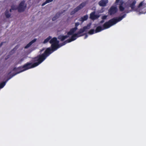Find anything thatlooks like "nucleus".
I'll list each match as a JSON object with an SVG mask.
<instances>
[{
  "label": "nucleus",
  "mask_w": 146,
  "mask_h": 146,
  "mask_svg": "<svg viewBox=\"0 0 146 146\" xmlns=\"http://www.w3.org/2000/svg\"><path fill=\"white\" fill-rule=\"evenodd\" d=\"M50 52V48H47L43 53L37 56L33 59V62H36L33 64L27 62L23 66H19L18 68H14L13 69V71L15 72V73H20L29 69L37 66L43 62L47 57L52 53V52Z\"/></svg>",
  "instance_id": "1"
},
{
  "label": "nucleus",
  "mask_w": 146,
  "mask_h": 146,
  "mask_svg": "<svg viewBox=\"0 0 146 146\" xmlns=\"http://www.w3.org/2000/svg\"><path fill=\"white\" fill-rule=\"evenodd\" d=\"M126 14H124L122 16L116 18H113L108 21L105 22L103 25V29L104 30L109 28L111 26L116 24L117 23L121 21L125 17Z\"/></svg>",
  "instance_id": "2"
},
{
  "label": "nucleus",
  "mask_w": 146,
  "mask_h": 146,
  "mask_svg": "<svg viewBox=\"0 0 146 146\" xmlns=\"http://www.w3.org/2000/svg\"><path fill=\"white\" fill-rule=\"evenodd\" d=\"M59 42V41L57 40L56 38L54 37L51 38L49 41V43L51 44V47L48 48H50V52L52 53L60 47Z\"/></svg>",
  "instance_id": "3"
},
{
  "label": "nucleus",
  "mask_w": 146,
  "mask_h": 146,
  "mask_svg": "<svg viewBox=\"0 0 146 146\" xmlns=\"http://www.w3.org/2000/svg\"><path fill=\"white\" fill-rule=\"evenodd\" d=\"M71 35H72V36L71 38L64 42L62 43V45H64L67 43H69L73 41L76 40L78 37L81 36V35L78 36L76 33L74 34V33Z\"/></svg>",
  "instance_id": "4"
},
{
  "label": "nucleus",
  "mask_w": 146,
  "mask_h": 146,
  "mask_svg": "<svg viewBox=\"0 0 146 146\" xmlns=\"http://www.w3.org/2000/svg\"><path fill=\"white\" fill-rule=\"evenodd\" d=\"M86 4V2H83L80 4L79 6H78L76 8H74L73 10L70 13L71 15H74L76 12L78 11L79 10L82 9L84 6H85Z\"/></svg>",
  "instance_id": "5"
},
{
  "label": "nucleus",
  "mask_w": 146,
  "mask_h": 146,
  "mask_svg": "<svg viewBox=\"0 0 146 146\" xmlns=\"http://www.w3.org/2000/svg\"><path fill=\"white\" fill-rule=\"evenodd\" d=\"M25 1L24 0L21 1L19 4L17 8L18 11L19 12H23L26 7V5L25 4Z\"/></svg>",
  "instance_id": "6"
},
{
  "label": "nucleus",
  "mask_w": 146,
  "mask_h": 146,
  "mask_svg": "<svg viewBox=\"0 0 146 146\" xmlns=\"http://www.w3.org/2000/svg\"><path fill=\"white\" fill-rule=\"evenodd\" d=\"M10 74H6L4 75H1L0 76V81H5L10 77L11 78L17 74H13L11 75H10Z\"/></svg>",
  "instance_id": "7"
},
{
  "label": "nucleus",
  "mask_w": 146,
  "mask_h": 146,
  "mask_svg": "<svg viewBox=\"0 0 146 146\" xmlns=\"http://www.w3.org/2000/svg\"><path fill=\"white\" fill-rule=\"evenodd\" d=\"M115 3L119 5V8L120 11L122 12L124 11L125 8L123 6L124 2L123 0H116Z\"/></svg>",
  "instance_id": "8"
},
{
  "label": "nucleus",
  "mask_w": 146,
  "mask_h": 146,
  "mask_svg": "<svg viewBox=\"0 0 146 146\" xmlns=\"http://www.w3.org/2000/svg\"><path fill=\"white\" fill-rule=\"evenodd\" d=\"M80 25V23L78 22H76L75 23V27L70 29V31L67 33V34L68 35H71L74 33L78 29L77 27Z\"/></svg>",
  "instance_id": "9"
},
{
  "label": "nucleus",
  "mask_w": 146,
  "mask_h": 146,
  "mask_svg": "<svg viewBox=\"0 0 146 146\" xmlns=\"http://www.w3.org/2000/svg\"><path fill=\"white\" fill-rule=\"evenodd\" d=\"M117 10L116 7L112 6L108 10L109 14L110 15H113L117 12Z\"/></svg>",
  "instance_id": "10"
},
{
  "label": "nucleus",
  "mask_w": 146,
  "mask_h": 146,
  "mask_svg": "<svg viewBox=\"0 0 146 146\" xmlns=\"http://www.w3.org/2000/svg\"><path fill=\"white\" fill-rule=\"evenodd\" d=\"M136 3L135 0H131L128 1V5L129 7L131 8L132 10H133L135 7V5Z\"/></svg>",
  "instance_id": "11"
},
{
  "label": "nucleus",
  "mask_w": 146,
  "mask_h": 146,
  "mask_svg": "<svg viewBox=\"0 0 146 146\" xmlns=\"http://www.w3.org/2000/svg\"><path fill=\"white\" fill-rule=\"evenodd\" d=\"M95 11H93L90 14V18L92 20H94L100 17V15H98L95 14Z\"/></svg>",
  "instance_id": "12"
},
{
  "label": "nucleus",
  "mask_w": 146,
  "mask_h": 146,
  "mask_svg": "<svg viewBox=\"0 0 146 146\" xmlns=\"http://www.w3.org/2000/svg\"><path fill=\"white\" fill-rule=\"evenodd\" d=\"M108 2V0H101L99 2L98 4L100 6L105 7Z\"/></svg>",
  "instance_id": "13"
},
{
  "label": "nucleus",
  "mask_w": 146,
  "mask_h": 146,
  "mask_svg": "<svg viewBox=\"0 0 146 146\" xmlns=\"http://www.w3.org/2000/svg\"><path fill=\"white\" fill-rule=\"evenodd\" d=\"M69 36V35H68L65 36L59 35L58 36V39L60 40L61 41H62L66 39Z\"/></svg>",
  "instance_id": "14"
},
{
  "label": "nucleus",
  "mask_w": 146,
  "mask_h": 146,
  "mask_svg": "<svg viewBox=\"0 0 146 146\" xmlns=\"http://www.w3.org/2000/svg\"><path fill=\"white\" fill-rule=\"evenodd\" d=\"M11 79V77L8 79L0 83V89L3 88L7 82Z\"/></svg>",
  "instance_id": "15"
},
{
  "label": "nucleus",
  "mask_w": 146,
  "mask_h": 146,
  "mask_svg": "<svg viewBox=\"0 0 146 146\" xmlns=\"http://www.w3.org/2000/svg\"><path fill=\"white\" fill-rule=\"evenodd\" d=\"M88 16L87 15H86L80 18L79 21H81L82 23L84 21L88 19Z\"/></svg>",
  "instance_id": "16"
},
{
  "label": "nucleus",
  "mask_w": 146,
  "mask_h": 146,
  "mask_svg": "<svg viewBox=\"0 0 146 146\" xmlns=\"http://www.w3.org/2000/svg\"><path fill=\"white\" fill-rule=\"evenodd\" d=\"M85 31L83 27L82 28L80 29L79 31H78L76 33L78 35V36L81 35L82 36L84 35L83 34H81Z\"/></svg>",
  "instance_id": "17"
},
{
  "label": "nucleus",
  "mask_w": 146,
  "mask_h": 146,
  "mask_svg": "<svg viewBox=\"0 0 146 146\" xmlns=\"http://www.w3.org/2000/svg\"><path fill=\"white\" fill-rule=\"evenodd\" d=\"M104 30V29H103V28H102L101 26H99L96 27L95 30V33H97L99 32Z\"/></svg>",
  "instance_id": "18"
},
{
  "label": "nucleus",
  "mask_w": 146,
  "mask_h": 146,
  "mask_svg": "<svg viewBox=\"0 0 146 146\" xmlns=\"http://www.w3.org/2000/svg\"><path fill=\"white\" fill-rule=\"evenodd\" d=\"M60 16V14L59 13H57L56 15L53 17L52 19V20L53 21H54L56 20V19H57Z\"/></svg>",
  "instance_id": "19"
},
{
  "label": "nucleus",
  "mask_w": 146,
  "mask_h": 146,
  "mask_svg": "<svg viewBox=\"0 0 146 146\" xmlns=\"http://www.w3.org/2000/svg\"><path fill=\"white\" fill-rule=\"evenodd\" d=\"M5 14L6 17L7 18H9L11 16V14L9 13V12L7 10H6L5 11Z\"/></svg>",
  "instance_id": "20"
},
{
  "label": "nucleus",
  "mask_w": 146,
  "mask_h": 146,
  "mask_svg": "<svg viewBox=\"0 0 146 146\" xmlns=\"http://www.w3.org/2000/svg\"><path fill=\"white\" fill-rule=\"evenodd\" d=\"M91 25V24L90 23L88 24L86 26L83 27L85 31H87V30L89 29L90 28Z\"/></svg>",
  "instance_id": "21"
},
{
  "label": "nucleus",
  "mask_w": 146,
  "mask_h": 146,
  "mask_svg": "<svg viewBox=\"0 0 146 146\" xmlns=\"http://www.w3.org/2000/svg\"><path fill=\"white\" fill-rule=\"evenodd\" d=\"M51 38V36H49L48 37H47L44 40L43 42V43L45 44L49 41V42Z\"/></svg>",
  "instance_id": "22"
},
{
  "label": "nucleus",
  "mask_w": 146,
  "mask_h": 146,
  "mask_svg": "<svg viewBox=\"0 0 146 146\" xmlns=\"http://www.w3.org/2000/svg\"><path fill=\"white\" fill-rule=\"evenodd\" d=\"M52 1L53 0H46L42 4V6H43L47 3L52 2Z\"/></svg>",
  "instance_id": "23"
},
{
  "label": "nucleus",
  "mask_w": 146,
  "mask_h": 146,
  "mask_svg": "<svg viewBox=\"0 0 146 146\" xmlns=\"http://www.w3.org/2000/svg\"><path fill=\"white\" fill-rule=\"evenodd\" d=\"M88 33L90 35H92L96 33H95V30L94 29H91L88 32Z\"/></svg>",
  "instance_id": "24"
},
{
  "label": "nucleus",
  "mask_w": 146,
  "mask_h": 146,
  "mask_svg": "<svg viewBox=\"0 0 146 146\" xmlns=\"http://www.w3.org/2000/svg\"><path fill=\"white\" fill-rule=\"evenodd\" d=\"M32 43L31 42H30L25 47V48H27L29 47L31 45Z\"/></svg>",
  "instance_id": "25"
},
{
  "label": "nucleus",
  "mask_w": 146,
  "mask_h": 146,
  "mask_svg": "<svg viewBox=\"0 0 146 146\" xmlns=\"http://www.w3.org/2000/svg\"><path fill=\"white\" fill-rule=\"evenodd\" d=\"M11 8L12 9V10H16L17 9V8L16 7L15 5H11Z\"/></svg>",
  "instance_id": "26"
},
{
  "label": "nucleus",
  "mask_w": 146,
  "mask_h": 146,
  "mask_svg": "<svg viewBox=\"0 0 146 146\" xmlns=\"http://www.w3.org/2000/svg\"><path fill=\"white\" fill-rule=\"evenodd\" d=\"M143 1H141V3H140L139 4V5H138V8L140 7H141L143 5Z\"/></svg>",
  "instance_id": "27"
},
{
  "label": "nucleus",
  "mask_w": 146,
  "mask_h": 146,
  "mask_svg": "<svg viewBox=\"0 0 146 146\" xmlns=\"http://www.w3.org/2000/svg\"><path fill=\"white\" fill-rule=\"evenodd\" d=\"M107 17V16L106 15H104L102 16V19H103L104 20L106 19Z\"/></svg>",
  "instance_id": "28"
},
{
  "label": "nucleus",
  "mask_w": 146,
  "mask_h": 146,
  "mask_svg": "<svg viewBox=\"0 0 146 146\" xmlns=\"http://www.w3.org/2000/svg\"><path fill=\"white\" fill-rule=\"evenodd\" d=\"M36 38L34 39L33 40H32L30 42L32 43V44L33 43L35 42L36 41Z\"/></svg>",
  "instance_id": "29"
},
{
  "label": "nucleus",
  "mask_w": 146,
  "mask_h": 146,
  "mask_svg": "<svg viewBox=\"0 0 146 146\" xmlns=\"http://www.w3.org/2000/svg\"><path fill=\"white\" fill-rule=\"evenodd\" d=\"M131 11V10H129V11H127L126 10H125V13H128Z\"/></svg>",
  "instance_id": "30"
},
{
  "label": "nucleus",
  "mask_w": 146,
  "mask_h": 146,
  "mask_svg": "<svg viewBox=\"0 0 146 146\" xmlns=\"http://www.w3.org/2000/svg\"><path fill=\"white\" fill-rule=\"evenodd\" d=\"M104 22V21L103 19H102L100 21V23H103Z\"/></svg>",
  "instance_id": "31"
},
{
  "label": "nucleus",
  "mask_w": 146,
  "mask_h": 146,
  "mask_svg": "<svg viewBox=\"0 0 146 146\" xmlns=\"http://www.w3.org/2000/svg\"><path fill=\"white\" fill-rule=\"evenodd\" d=\"M3 42H2L1 43L0 45V46H1L3 45Z\"/></svg>",
  "instance_id": "32"
},
{
  "label": "nucleus",
  "mask_w": 146,
  "mask_h": 146,
  "mask_svg": "<svg viewBox=\"0 0 146 146\" xmlns=\"http://www.w3.org/2000/svg\"><path fill=\"white\" fill-rule=\"evenodd\" d=\"M12 9L11 8V9H10V10H9V11L10 12H11L12 11Z\"/></svg>",
  "instance_id": "33"
},
{
  "label": "nucleus",
  "mask_w": 146,
  "mask_h": 146,
  "mask_svg": "<svg viewBox=\"0 0 146 146\" xmlns=\"http://www.w3.org/2000/svg\"><path fill=\"white\" fill-rule=\"evenodd\" d=\"M87 37V35H86L85 36V38H86Z\"/></svg>",
  "instance_id": "34"
},
{
  "label": "nucleus",
  "mask_w": 146,
  "mask_h": 146,
  "mask_svg": "<svg viewBox=\"0 0 146 146\" xmlns=\"http://www.w3.org/2000/svg\"><path fill=\"white\" fill-rule=\"evenodd\" d=\"M9 73H11V72H9Z\"/></svg>",
  "instance_id": "35"
}]
</instances>
